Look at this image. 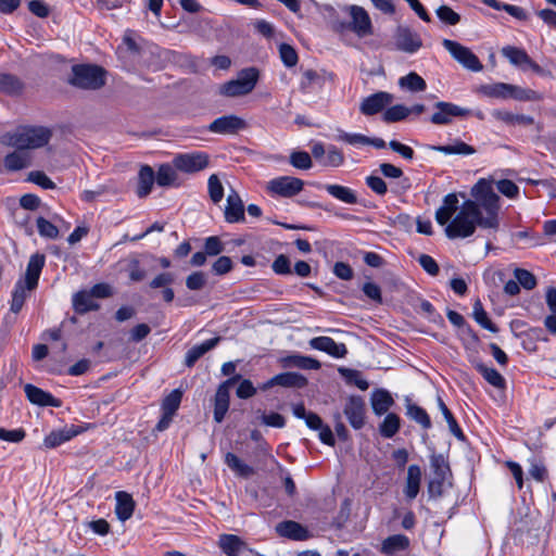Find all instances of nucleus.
Returning <instances> with one entry per match:
<instances>
[{
  "label": "nucleus",
  "mask_w": 556,
  "mask_h": 556,
  "mask_svg": "<svg viewBox=\"0 0 556 556\" xmlns=\"http://www.w3.org/2000/svg\"><path fill=\"white\" fill-rule=\"evenodd\" d=\"M476 202H466L458 207V198L448 193L443 198L442 205L435 212V220L445 226L444 232L448 239H464L472 236L477 226L491 228L483 224V214L476 208Z\"/></svg>",
  "instance_id": "obj_1"
},
{
  "label": "nucleus",
  "mask_w": 556,
  "mask_h": 556,
  "mask_svg": "<svg viewBox=\"0 0 556 556\" xmlns=\"http://www.w3.org/2000/svg\"><path fill=\"white\" fill-rule=\"evenodd\" d=\"M472 199L466 202H476V208L483 214V224L492 229L498 227L500 197L494 192L492 181L481 178L470 189Z\"/></svg>",
  "instance_id": "obj_2"
},
{
  "label": "nucleus",
  "mask_w": 556,
  "mask_h": 556,
  "mask_svg": "<svg viewBox=\"0 0 556 556\" xmlns=\"http://www.w3.org/2000/svg\"><path fill=\"white\" fill-rule=\"evenodd\" d=\"M45 261V255L39 253L30 256L25 277L16 281L12 292L11 312L17 314L22 309L28 292L37 287Z\"/></svg>",
  "instance_id": "obj_3"
},
{
  "label": "nucleus",
  "mask_w": 556,
  "mask_h": 556,
  "mask_svg": "<svg viewBox=\"0 0 556 556\" xmlns=\"http://www.w3.org/2000/svg\"><path fill=\"white\" fill-rule=\"evenodd\" d=\"M51 130L42 126H25L8 132L2 137V143L18 150L38 149L51 139Z\"/></svg>",
  "instance_id": "obj_4"
},
{
  "label": "nucleus",
  "mask_w": 556,
  "mask_h": 556,
  "mask_svg": "<svg viewBox=\"0 0 556 556\" xmlns=\"http://www.w3.org/2000/svg\"><path fill=\"white\" fill-rule=\"evenodd\" d=\"M105 70L92 64L74 65L67 79L70 85L84 90H98L105 85Z\"/></svg>",
  "instance_id": "obj_5"
},
{
  "label": "nucleus",
  "mask_w": 556,
  "mask_h": 556,
  "mask_svg": "<svg viewBox=\"0 0 556 556\" xmlns=\"http://www.w3.org/2000/svg\"><path fill=\"white\" fill-rule=\"evenodd\" d=\"M258 77L260 73L257 68H243L238 73L236 79H231L220 86L219 93L228 98L249 94L254 90Z\"/></svg>",
  "instance_id": "obj_6"
},
{
  "label": "nucleus",
  "mask_w": 556,
  "mask_h": 556,
  "mask_svg": "<svg viewBox=\"0 0 556 556\" xmlns=\"http://www.w3.org/2000/svg\"><path fill=\"white\" fill-rule=\"evenodd\" d=\"M351 17L350 22L334 21L332 28L337 33L353 31L358 37L363 38L372 34V25L368 13L358 5H350L346 8Z\"/></svg>",
  "instance_id": "obj_7"
},
{
  "label": "nucleus",
  "mask_w": 556,
  "mask_h": 556,
  "mask_svg": "<svg viewBox=\"0 0 556 556\" xmlns=\"http://www.w3.org/2000/svg\"><path fill=\"white\" fill-rule=\"evenodd\" d=\"M443 47L448 51L454 60L465 68L472 72H480L483 68L478 56L467 47L451 39H443Z\"/></svg>",
  "instance_id": "obj_8"
},
{
  "label": "nucleus",
  "mask_w": 556,
  "mask_h": 556,
  "mask_svg": "<svg viewBox=\"0 0 556 556\" xmlns=\"http://www.w3.org/2000/svg\"><path fill=\"white\" fill-rule=\"evenodd\" d=\"M304 187V181L292 176H280L267 182V191L282 198H292L299 194Z\"/></svg>",
  "instance_id": "obj_9"
},
{
  "label": "nucleus",
  "mask_w": 556,
  "mask_h": 556,
  "mask_svg": "<svg viewBox=\"0 0 556 556\" xmlns=\"http://www.w3.org/2000/svg\"><path fill=\"white\" fill-rule=\"evenodd\" d=\"M208 160V154L205 152L195 151L177 154L173 160V164L176 169L190 174L200 172L207 167Z\"/></svg>",
  "instance_id": "obj_10"
},
{
  "label": "nucleus",
  "mask_w": 556,
  "mask_h": 556,
  "mask_svg": "<svg viewBox=\"0 0 556 556\" xmlns=\"http://www.w3.org/2000/svg\"><path fill=\"white\" fill-rule=\"evenodd\" d=\"M240 379V375H235L218 386L214 400V420L216 422L219 424L224 420L229 408L230 389Z\"/></svg>",
  "instance_id": "obj_11"
},
{
  "label": "nucleus",
  "mask_w": 556,
  "mask_h": 556,
  "mask_svg": "<svg viewBox=\"0 0 556 556\" xmlns=\"http://www.w3.org/2000/svg\"><path fill=\"white\" fill-rule=\"evenodd\" d=\"M501 53L514 66H517V67L521 68L522 71L530 68L539 75L548 74L538 63H535L523 49H520V48H517L514 46H506V47L502 48Z\"/></svg>",
  "instance_id": "obj_12"
},
{
  "label": "nucleus",
  "mask_w": 556,
  "mask_h": 556,
  "mask_svg": "<svg viewBox=\"0 0 556 556\" xmlns=\"http://www.w3.org/2000/svg\"><path fill=\"white\" fill-rule=\"evenodd\" d=\"M435 112L430 121L435 125H447L455 117L468 116L470 111L451 102L439 101L434 104Z\"/></svg>",
  "instance_id": "obj_13"
},
{
  "label": "nucleus",
  "mask_w": 556,
  "mask_h": 556,
  "mask_svg": "<svg viewBox=\"0 0 556 556\" xmlns=\"http://www.w3.org/2000/svg\"><path fill=\"white\" fill-rule=\"evenodd\" d=\"M245 128V121L233 114L223 115L207 126L208 131L218 135H236Z\"/></svg>",
  "instance_id": "obj_14"
},
{
  "label": "nucleus",
  "mask_w": 556,
  "mask_h": 556,
  "mask_svg": "<svg viewBox=\"0 0 556 556\" xmlns=\"http://www.w3.org/2000/svg\"><path fill=\"white\" fill-rule=\"evenodd\" d=\"M393 100V94L387 91H378L362 101L359 111L366 116H371L381 112L384 108L391 104Z\"/></svg>",
  "instance_id": "obj_15"
},
{
  "label": "nucleus",
  "mask_w": 556,
  "mask_h": 556,
  "mask_svg": "<svg viewBox=\"0 0 556 556\" xmlns=\"http://www.w3.org/2000/svg\"><path fill=\"white\" fill-rule=\"evenodd\" d=\"M344 415L354 429H361L365 424V403L361 396H351L344 406Z\"/></svg>",
  "instance_id": "obj_16"
},
{
  "label": "nucleus",
  "mask_w": 556,
  "mask_h": 556,
  "mask_svg": "<svg viewBox=\"0 0 556 556\" xmlns=\"http://www.w3.org/2000/svg\"><path fill=\"white\" fill-rule=\"evenodd\" d=\"M395 46L397 50L415 53L421 48L422 41L420 37L409 28L399 27L395 34Z\"/></svg>",
  "instance_id": "obj_17"
},
{
  "label": "nucleus",
  "mask_w": 556,
  "mask_h": 556,
  "mask_svg": "<svg viewBox=\"0 0 556 556\" xmlns=\"http://www.w3.org/2000/svg\"><path fill=\"white\" fill-rule=\"evenodd\" d=\"M218 546L227 556H241L252 554L248 545L238 535L222 534L218 539Z\"/></svg>",
  "instance_id": "obj_18"
},
{
  "label": "nucleus",
  "mask_w": 556,
  "mask_h": 556,
  "mask_svg": "<svg viewBox=\"0 0 556 556\" xmlns=\"http://www.w3.org/2000/svg\"><path fill=\"white\" fill-rule=\"evenodd\" d=\"M312 349L323 351L336 358H342L346 355L348 349L344 343H338L330 337H316L309 341Z\"/></svg>",
  "instance_id": "obj_19"
},
{
  "label": "nucleus",
  "mask_w": 556,
  "mask_h": 556,
  "mask_svg": "<svg viewBox=\"0 0 556 556\" xmlns=\"http://www.w3.org/2000/svg\"><path fill=\"white\" fill-rule=\"evenodd\" d=\"M24 391L28 401L35 405L51 407H60L62 405L61 400L54 397L51 393L35 387L34 384H25Z\"/></svg>",
  "instance_id": "obj_20"
},
{
  "label": "nucleus",
  "mask_w": 556,
  "mask_h": 556,
  "mask_svg": "<svg viewBox=\"0 0 556 556\" xmlns=\"http://www.w3.org/2000/svg\"><path fill=\"white\" fill-rule=\"evenodd\" d=\"M307 384V380L304 376L296 372H282L274 376L267 382L263 384V389H269L275 386H280L285 388H303Z\"/></svg>",
  "instance_id": "obj_21"
},
{
  "label": "nucleus",
  "mask_w": 556,
  "mask_h": 556,
  "mask_svg": "<svg viewBox=\"0 0 556 556\" xmlns=\"http://www.w3.org/2000/svg\"><path fill=\"white\" fill-rule=\"evenodd\" d=\"M225 219L228 223H238L244 219L243 202L238 192L233 189H231L227 195Z\"/></svg>",
  "instance_id": "obj_22"
},
{
  "label": "nucleus",
  "mask_w": 556,
  "mask_h": 556,
  "mask_svg": "<svg viewBox=\"0 0 556 556\" xmlns=\"http://www.w3.org/2000/svg\"><path fill=\"white\" fill-rule=\"evenodd\" d=\"M276 531L280 536L291 540L303 541L309 538L308 531L299 522L288 520L279 522Z\"/></svg>",
  "instance_id": "obj_23"
},
{
  "label": "nucleus",
  "mask_w": 556,
  "mask_h": 556,
  "mask_svg": "<svg viewBox=\"0 0 556 556\" xmlns=\"http://www.w3.org/2000/svg\"><path fill=\"white\" fill-rule=\"evenodd\" d=\"M421 470L418 465H409L407 468V477L404 489V494L408 500H414L420 489Z\"/></svg>",
  "instance_id": "obj_24"
},
{
  "label": "nucleus",
  "mask_w": 556,
  "mask_h": 556,
  "mask_svg": "<svg viewBox=\"0 0 556 556\" xmlns=\"http://www.w3.org/2000/svg\"><path fill=\"white\" fill-rule=\"evenodd\" d=\"M30 164V155L26 151L18 149L8 154L3 160V166L9 172L21 170L28 167Z\"/></svg>",
  "instance_id": "obj_25"
},
{
  "label": "nucleus",
  "mask_w": 556,
  "mask_h": 556,
  "mask_svg": "<svg viewBox=\"0 0 556 556\" xmlns=\"http://www.w3.org/2000/svg\"><path fill=\"white\" fill-rule=\"evenodd\" d=\"M491 115L497 119L503 122L506 125L515 126V125H523L529 126L534 123V119L532 116L523 115V114H514L506 110H493L491 112Z\"/></svg>",
  "instance_id": "obj_26"
},
{
  "label": "nucleus",
  "mask_w": 556,
  "mask_h": 556,
  "mask_svg": "<svg viewBox=\"0 0 556 556\" xmlns=\"http://www.w3.org/2000/svg\"><path fill=\"white\" fill-rule=\"evenodd\" d=\"M371 407L376 415L386 414L394 404L391 394L384 389L375 390L370 397Z\"/></svg>",
  "instance_id": "obj_27"
},
{
  "label": "nucleus",
  "mask_w": 556,
  "mask_h": 556,
  "mask_svg": "<svg viewBox=\"0 0 556 556\" xmlns=\"http://www.w3.org/2000/svg\"><path fill=\"white\" fill-rule=\"evenodd\" d=\"M154 181L155 175L152 167L149 165L142 166L138 174L137 195L139 198L148 197L152 190Z\"/></svg>",
  "instance_id": "obj_28"
},
{
  "label": "nucleus",
  "mask_w": 556,
  "mask_h": 556,
  "mask_svg": "<svg viewBox=\"0 0 556 556\" xmlns=\"http://www.w3.org/2000/svg\"><path fill=\"white\" fill-rule=\"evenodd\" d=\"M218 342L219 338L216 337L192 346L186 354L185 364L188 367H192L199 358H201L206 352L214 349Z\"/></svg>",
  "instance_id": "obj_29"
},
{
  "label": "nucleus",
  "mask_w": 556,
  "mask_h": 556,
  "mask_svg": "<svg viewBox=\"0 0 556 556\" xmlns=\"http://www.w3.org/2000/svg\"><path fill=\"white\" fill-rule=\"evenodd\" d=\"M116 507L115 513L121 520H127L131 517L135 508V503L132 497L123 491L116 492Z\"/></svg>",
  "instance_id": "obj_30"
},
{
  "label": "nucleus",
  "mask_w": 556,
  "mask_h": 556,
  "mask_svg": "<svg viewBox=\"0 0 556 556\" xmlns=\"http://www.w3.org/2000/svg\"><path fill=\"white\" fill-rule=\"evenodd\" d=\"M409 546V539L404 534H394L388 536L381 546V552L386 555L392 556L396 553L406 549Z\"/></svg>",
  "instance_id": "obj_31"
},
{
  "label": "nucleus",
  "mask_w": 556,
  "mask_h": 556,
  "mask_svg": "<svg viewBox=\"0 0 556 556\" xmlns=\"http://www.w3.org/2000/svg\"><path fill=\"white\" fill-rule=\"evenodd\" d=\"M79 433L74 427L64 428L61 430L50 432L43 440V444L48 448H53L62 443L70 441L72 438L76 437Z\"/></svg>",
  "instance_id": "obj_32"
},
{
  "label": "nucleus",
  "mask_w": 556,
  "mask_h": 556,
  "mask_svg": "<svg viewBox=\"0 0 556 556\" xmlns=\"http://www.w3.org/2000/svg\"><path fill=\"white\" fill-rule=\"evenodd\" d=\"M73 307L76 313L85 314L98 309L99 305L94 302L90 291H79L73 295Z\"/></svg>",
  "instance_id": "obj_33"
},
{
  "label": "nucleus",
  "mask_w": 556,
  "mask_h": 556,
  "mask_svg": "<svg viewBox=\"0 0 556 556\" xmlns=\"http://www.w3.org/2000/svg\"><path fill=\"white\" fill-rule=\"evenodd\" d=\"M324 189L334 199L346 203V204H355L357 203V195L354 190L349 187L341 185H325Z\"/></svg>",
  "instance_id": "obj_34"
},
{
  "label": "nucleus",
  "mask_w": 556,
  "mask_h": 556,
  "mask_svg": "<svg viewBox=\"0 0 556 556\" xmlns=\"http://www.w3.org/2000/svg\"><path fill=\"white\" fill-rule=\"evenodd\" d=\"M509 84L495 83L481 85L477 91L482 96L496 99H509Z\"/></svg>",
  "instance_id": "obj_35"
},
{
  "label": "nucleus",
  "mask_w": 556,
  "mask_h": 556,
  "mask_svg": "<svg viewBox=\"0 0 556 556\" xmlns=\"http://www.w3.org/2000/svg\"><path fill=\"white\" fill-rule=\"evenodd\" d=\"M476 369L491 386L496 389H505L506 380L496 369L488 367L482 363H478Z\"/></svg>",
  "instance_id": "obj_36"
},
{
  "label": "nucleus",
  "mask_w": 556,
  "mask_h": 556,
  "mask_svg": "<svg viewBox=\"0 0 556 556\" xmlns=\"http://www.w3.org/2000/svg\"><path fill=\"white\" fill-rule=\"evenodd\" d=\"M432 150L441 152L443 154H460V155H471L476 152L475 148L467 144L463 141H455L452 144L446 146H433Z\"/></svg>",
  "instance_id": "obj_37"
},
{
  "label": "nucleus",
  "mask_w": 556,
  "mask_h": 556,
  "mask_svg": "<svg viewBox=\"0 0 556 556\" xmlns=\"http://www.w3.org/2000/svg\"><path fill=\"white\" fill-rule=\"evenodd\" d=\"M283 365L286 367H298L302 369H319L320 363L309 356L291 355L283 358Z\"/></svg>",
  "instance_id": "obj_38"
},
{
  "label": "nucleus",
  "mask_w": 556,
  "mask_h": 556,
  "mask_svg": "<svg viewBox=\"0 0 556 556\" xmlns=\"http://www.w3.org/2000/svg\"><path fill=\"white\" fill-rule=\"evenodd\" d=\"M225 463L232 471H235L237 475L241 477L248 478L254 473L253 468L243 463L233 453H227L225 455Z\"/></svg>",
  "instance_id": "obj_39"
},
{
  "label": "nucleus",
  "mask_w": 556,
  "mask_h": 556,
  "mask_svg": "<svg viewBox=\"0 0 556 556\" xmlns=\"http://www.w3.org/2000/svg\"><path fill=\"white\" fill-rule=\"evenodd\" d=\"M399 85L413 92L424 91L427 88L425 79L415 72H410L406 76L401 77Z\"/></svg>",
  "instance_id": "obj_40"
},
{
  "label": "nucleus",
  "mask_w": 556,
  "mask_h": 556,
  "mask_svg": "<svg viewBox=\"0 0 556 556\" xmlns=\"http://www.w3.org/2000/svg\"><path fill=\"white\" fill-rule=\"evenodd\" d=\"M23 90V84L11 74L0 73V92L18 94Z\"/></svg>",
  "instance_id": "obj_41"
},
{
  "label": "nucleus",
  "mask_w": 556,
  "mask_h": 556,
  "mask_svg": "<svg viewBox=\"0 0 556 556\" xmlns=\"http://www.w3.org/2000/svg\"><path fill=\"white\" fill-rule=\"evenodd\" d=\"M509 99H515L518 101H540L542 100V94L535 90L529 88H522L516 85L509 84Z\"/></svg>",
  "instance_id": "obj_42"
},
{
  "label": "nucleus",
  "mask_w": 556,
  "mask_h": 556,
  "mask_svg": "<svg viewBox=\"0 0 556 556\" xmlns=\"http://www.w3.org/2000/svg\"><path fill=\"white\" fill-rule=\"evenodd\" d=\"M401 426L400 417L394 413H389L379 426L380 434L383 438L390 439L399 431Z\"/></svg>",
  "instance_id": "obj_43"
},
{
  "label": "nucleus",
  "mask_w": 556,
  "mask_h": 556,
  "mask_svg": "<svg viewBox=\"0 0 556 556\" xmlns=\"http://www.w3.org/2000/svg\"><path fill=\"white\" fill-rule=\"evenodd\" d=\"M175 166L169 164H162L156 173L155 181L161 187H168L177 180V173Z\"/></svg>",
  "instance_id": "obj_44"
},
{
  "label": "nucleus",
  "mask_w": 556,
  "mask_h": 556,
  "mask_svg": "<svg viewBox=\"0 0 556 556\" xmlns=\"http://www.w3.org/2000/svg\"><path fill=\"white\" fill-rule=\"evenodd\" d=\"M406 408L408 417L419 424L424 429H429L431 427L430 417L422 407L409 403Z\"/></svg>",
  "instance_id": "obj_45"
},
{
  "label": "nucleus",
  "mask_w": 556,
  "mask_h": 556,
  "mask_svg": "<svg viewBox=\"0 0 556 556\" xmlns=\"http://www.w3.org/2000/svg\"><path fill=\"white\" fill-rule=\"evenodd\" d=\"M438 406H439V409L441 410L444 419L446 420L447 425H448V428H450V431L458 439H463L464 438V434H463V431L460 429V427L458 426L456 419L454 418L452 412L447 408V406L445 405V403L443 402V400L441 397H438Z\"/></svg>",
  "instance_id": "obj_46"
},
{
  "label": "nucleus",
  "mask_w": 556,
  "mask_h": 556,
  "mask_svg": "<svg viewBox=\"0 0 556 556\" xmlns=\"http://www.w3.org/2000/svg\"><path fill=\"white\" fill-rule=\"evenodd\" d=\"M475 320L484 329L496 332V326L489 319L486 312L483 309V306L479 300H477L473 304L472 312Z\"/></svg>",
  "instance_id": "obj_47"
},
{
  "label": "nucleus",
  "mask_w": 556,
  "mask_h": 556,
  "mask_svg": "<svg viewBox=\"0 0 556 556\" xmlns=\"http://www.w3.org/2000/svg\"><path fill=\"white\" fill-rule=\"evenodd\" d=\"M409 114V108L403 104H395L384 111L383 121L387 123H395L405 119Z\"/></svg>",
  "instance_id": "obj_48"
},
{
  "label": "nucleus",
  "mask_w": 556,
  "mask_h": 556,
  "mask_svg": "<svg viewBox=\"0 0 556 556\" xmlns=\"http://www.w3.org/2000/svg\"><path fill=\"white\" fill-rule=\"evenodd\" d=\"M430 466L433 471V477H439L441 480H446L450 473V467L443 455H432L430 458Z\"/></svg>",
  "instance_id": "obj_49"
},
{
  "label": "nucleus",
  "mask_w": 556,
  "mask_h": 556,
  "mask_svg": "<svg viewBox=\"0 0 556 556\" xmlns=\"http://www.w3.org/2000/svg\"><path fill=\"white\" fill-rule=\"evenodd\" d=\"M182 393L179 390H173L162 403V412L167 413L168 415H175L177 409L179 408L181 402Z\"/></svg>",
  "instance_id": "obj_50"
},
{
  "label": "nucleus",
  "mask_w": 556,
  "mask_h": 556,
  "mask_svg": "<svg viewBox=\"0 0 556 556\" xmlns=\"http://www.w3.org/2000/svg\"><path fill=\"white\" fill-rule=\"evenodd\" d=\"M290 164L298 169H309L313 166L311 155L305 151H293L289 156Z\"/></svg>",
  "instance_id": "obj_51"
},
{
  "label": "nucleus",
  "mask_w": 556,
  "mask_h": 556,
  "mask_svg": "<svg viewBox=\"0 0 556 556\" xmlns=\"http://www.w3.org/2000/svg\"><path fill=\"white\" fill-rule=\"evenodd\" d=\"M344 163L343 153L334 146L327 148L326 156L321 160L324 166L339 167Z\"/></svg>",
  "instance_id": "obj_52"
},
{
  "label": "nucleus",
  "mask_w": 556,
  "mask_h": 556,
  "mask_svg": "<svg viewBox=\"0 0 556 556\" xmlns=\"http://www.w3.org/2000/svg\"><path fill=\"white\" fill-rule=\"evenodd\" d=\"M210 199L213 203H219L224 197V187L217 175L210 176L207 181Z\"/></svg>",
  "instance_id": "obj_53"
},
{
  "label": "nucleus",
  "mask_w": 556,
  "mask_h": 556,
  "mask_svg": "<svg viewBox=\"0 0 556 556\" xmlns=\"http://www.w3.org/2000/svg\"><path fill=\"white\" fill-rule=\"evenodd\" d=\"M439 20L447 25H456L460 22V15L448 5H440L435 10Z\"/></svg>",
  "instance_id": "obj_54"
},
{
  "label": "nucleus",
  "mask_w": 556,
  "mask_h": 556,
  "mask_svg": "<svg viewBox=\"0 0 556 556\" xmlns=\"http://www.w3.org/2000/svg\"><path fill=\"white\" fill-rule=\"evenodd\" d=\"M514 276L519 286H522L527 290H532L536 286V278L527 269L516 268Z\"/></svg>",
  "instance_id": "obj_55"
},
{
  "label": "nucleus",
  "mask_w": 556,
  "mask_h": 556,
  "mask_svg": "<svg viewBox=\"0 0 556 556\" xmlns=\"http://www.w3.org/2000/svg\"><path fill=\"white\" fill-rule=\"evenodd\" d=\"M38 232L41 237L48 239H56L59 237V229L51 222L43 217H38L36 220Z\"/></svg>",
  "instance_id": "obj_56"
},
{
  "label": "nucleus",
  "mask_w": 556,
  "mask_h": 556,
  "mask_svg": "<svg viewBox=\"0 0 556 556\" xmlns=\"http://www.w3.org/2000/svg\"><path fill=\"white\" fill-rule=\"evenodd\" d=\"M337 139L339 141L345 142L351 146H368L369 144V137L362 135V134H350L345 132L343 130H340Z\"/></svg>",
  "instance_id": "obj_57"
},
{
  "label": "nucleus",
  "mask_w": 556,
  "mask_h": 556,
  "mask_svg": "<svg viewBox=\"0 0 556 556\" xmlns=\"http://www.w3.org/2000/svg\"><path fill=\"white\" fill-rule=\"evenodd\" d=\"M27 181L36 184L42 189H54L55 184L41 170H33L27 175Z\"/></svg>",
  "instance_id": "obj_58"
},
{
  "label": "nucleus",
  "mask_w": 556,
  "mask_h": 556,
  "mask_svg": "<svg viewBox=\"0 0 556 556\" xmlns=\"http://www.w3.org/2000/svg\"><path fill=\"white\" fill-rule=\"evenodd\" d=\"M279 53L286 66L292 67L298 63V53L290 45L281 43L279 47Z\"/></svg>",
  "instance_id": "obj_59"
},
{
  "label": "nucleus",
  "mask_w": 556,
  "mask_h": 556,
  "mask_svg": "<svg viewBox=\"0 0 556 556\" xmlns=\"http://www.w3.org/2000/svg\"><path fill=\"white\" fill-rule=\"evenodd\" d=\"M497 190L509 199H515L519 194V187L509 179H502L496 182Z\"/></svg>",
  "instance_id": "obj_60"
},
{
  "label": "nucleus",
  "mask_w": 556,
  "mask_h": 556,
  "mask_svg": "<svg viewBox=\"0 0 556 556\" xmlns=\"http://www.w3.org/2000/svg\"><path fill=\"white\" fill-rule=\"evenodd\" d=\"M529 475L534 480L543 482L547 477V470L541 460L533 458L530 460Z\"/></svg>",
  "instance_id": "obj_61"
},
{
  "label": "nucleus",
  "mask_w": 556,
  "mask_h": 556,
  "mask_svg": "<svg viewBox=\"0 0 556 556\" xmlns=\"http://www.w3.org/2000/svg\"><path fill=\"white\" fill-rule=\"evenodd\" d=\"M206 285V275L203 271H194L186 278L189 290H201Z\"/></svg>",
  "instance_id": "obj_62"
},
{
  "label": "nucleus",
  "mask_w": 556,
  "mask_h": 556,
  "mask_svg": "<svg viewBox=\"0 0 556 556\" xmlns=\"http://www.w3.org/2000/svg\"><path fill=\"white\" fill-rule=\"evenodd\" d=\"M224 251V244L220 239L216 236H212L205 239L204 252L208 256H216Z\"/></svg>",
  "instance_id": "obj_63"
},
{
  "label": "nucleus",
  "mask_w": 556,
  "mask_h": 556,
  "mask_svg": "<svg viewBox=\"0 0 556 556\" xmlns=\"http://www.w3.org/2000/svg\"><path fill=\"white\" fill-rule=\"evenodd\" d=\"M175 280V276L172 273H161L156 275L149 283L151 289L166 288L172 286Z\"/></svg>",
  "instance_id": "obj_64"
}]
</instances>
